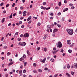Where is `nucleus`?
<instances>
[{"label":"nucleus","instance_id":"1","mask_svg":"<svg viewBox=\"0 0 77 77\" xmlns=\"http://www.w3.org/2000/svg\"><path fill=\"white\" fill-rule=\"evenodd\" d=\"M66 30L67 31L69 35H72L74 33V31L72 29H67Z\"/></svg>","mask_w":77,"mask_h":77},{"label":"nucleus","instance_id":"2","mask_svg":"<svg viewBox=\"0 0 77 77\" xmlns=\"http://www.w3.org/2000/svg\"><path fill=\"white\" fill-rule=\"evenodd\" d=\"M57 46L59 48H61L62 47V43L60 42H59L58 43L56 44Z\"/></svg>","mask_w":77,"mask_h":77},{"label":"nucleus","instance_id":"3","mask_svg":"<svg viewBox=\"0 0 77 77\" xmlns=\"http://www.w3.org/2000/svg\"><path fill=\"white\" fill-rule=\"evenodd\" d=\"M23 37L26 38V37H29V34L27 33H26V34H24L23 35Z\"/></svg>","mask_w":77,"mask_h":77},{"label":"nucleus","instance_id":"4","mask_svg":"<svg viewBox=\"0 0 77 77\" xmlns=\"http://www.w3.org/2000/svg\"><path fill=\"white\" fill-rule=\"evenodd\" d=\"M23 16H24V17H25L26 15V14H27V11H23Z\"/></svg>","mask_w":77,"mask_h":77},{"label":"nucleus","instance_id":"5","mask_svg":"<svg viewBox=\"0 0 77 77\" xmlns=\"http://www.w3.org/2000/svg\"><path fill=\"white\" fill-rule=\"evenodd\" d=\"M26 45V42H23L22 43L21 45L22 47H24V46H25V45Z\"/></svg>","mask_w":77,"mask_h":77},{"label":"nucleus","instance_id":"6","mask_svg":"<svg viewBox=\"0 0 77 77\" xmlns=\"http://www.w3.org/2000/svg\"><path fill=\"white\" fill-rule=\"evenodd\" d=\"M74 67L75 68H77V63H75L74 64Z\"/></svg>","mask_w":77,"mask_h":77},{"label":"nucleus","instance_id":"7","mask_svg":"<svg viewBox=\"0 0 77 77\" xmlns=\"http://www.w3.org/2000/svg\"><path fill=\"white\" fill-rule=\"evenodd\" d=\"M58 30L57 29H55L53 31V33H55L56 32H57Z\"/></svg>","mask_w":77,"mask_h":77},{"label":"nucleus","instance_id":"8","mask_svg":"<svg viewBox=\"0 0 77 77\" xmlns=\"http://www.w3.org/2000/svg\"><path fill=\"white\" fill-rule=\"evenodd\" d=\"M71 40H67V44H69V45H70V44H71Z\"/></svg>","mask_w":77,"mask_h":77},{"label":"nucleus","instance_id":"9","mask_svg":"<svg viewBox=\"0 0 77 77\" xmlns=\"http://www.w3.org/2000/svg\"><path fill=\"white\" fill-rule=\"evenodd\" d=\"M24 58L23 56V57H22L21 58H20V61H22V60H24Z\"/></svg>","mask_w":77,"mask_h":77},{"label":"nucleus","instance_id":"10","mask_svg":"<svg viewBox=\"0 0 77 77\" xmlns=\"http://www.w3.org/2000/svg\"><path fill=\"white\" fill-rule=\"evenodd\" d=\"M68 10V8H65L63 10V12H65V11H67Z\"/></svg>","mask_w":77,"mask_h":77},{"label":"nucleus","instance_id":"11","mask_svg":"<svg viewBox=\"0 0 77 77\" xmlns=\"http://www.w3.org/2000/svg\"><path fill=\"white\" fill-rule=\"evenodd\" d=\"M32 18V17L31 16H29L28 17V18L27 19V21H30Z\"/></svg>","mask_w":77,"mask_h":77},{"label":"nucleus","instance_id":"12","mask_svg":"<svg viewBox=\"0 0 77 77\" xmlns=\"http://www.w3.org/2000/svg\"><path fill=\"white\" fill-rule=\"evenodd\" d=\"M26 53H27V54L28 56H30V52L29 51L27 50Z\"/></svg>","mask_w":77,"mask_h":77},{"label":"nucleus","instance_id":"13","mask_svg":"<svg viewBox=\"0 0 77 77\" xmlns=\"http://www.w3.org/2000/svg\"><path fill=\"white\" fill-rule=\"evenodd\" d=\"M58 51H59V50H56L54 52H53V53L54 54H56V53Z\"/></svg>","mask_w":77,"mask_h":77},{"label":"nucleus","instance_id":"14","mask_svg":"<svg viewBox=\"0 0 77 77\" xmlns=\"http://www.w3.org/2000/svg\"><path fill=\"white\" fill-rule=\"evenodd\" d=\"M13 62L10 63L8 64V66H10V65H12V64H13Z\"/></svg>","mask_w":77,"mask_h":77},{"label":"nucleus","instance_id":"15","mask_svg":"<svg viewBox=\"0 0 77 77\" xmlns=\"http://www.w3.org/2000/svg\"><path fill=\"white\" fill-rule=\"evenodd\" d=\"M68 51L69 53H72V50H69Z\"/></svg>","mask_w":77,"mask_h":77},{"label":"nucleus","instance_id":"16","mask_svg":"<svg viewBox=\"0 0 77 77\" xmlns=\"http://www.w3.org/2000/svg\"><path fill=\"white\" fill-rule=\"evenodd\" d=\"M66 75H68V77H70V75L68 73H66Z\"/></svg>","mask_w":77,"mask_h":77},{"label":"nucleus","instance_id":"17","mask_svg":"<svg viewBox=\"0 0 77 77\" xmlns=\"http://www.w3.org/2000/svg\"><path fill=\"white\" fill-rule=\"evenodd\" d=\"M41 62H42L43 63H45V62L44 61V60L42 59H41L40 60Z\"/></svg>","mask_w":77,"mask_h":77},{"label":"nucleus","instance_id":"18","mask_svg":"<svg viewBox=\"0 0 77 77\" xmlns=\"http://www.w3.org/2000/svg\"><path fill=\"white\" fill-rule=\"evenodd\" d=\"M51 62H54V59L51 58Z\"/></svg>","mask_w":77,"mask_h":77},{"label":"nucleus","instance_id":"19","mask_svg":"<svg viewBox=\"0 0 77 77\" xmlns=\"http://www.w3.org/2000/svg\"><path fill=\"white\" fill-rule=\"evenodd\" d=\"M47 29H50V25H47Z\"/></svg>","mask_w":77,"mask_h":77},{"label":"nucleus","instance_id":"20","mask_svg":"<svg viewBox=\"0 0 77 77\" xmlns=\"http://www.w3.org/2000/svg\"><path fill=\"white\" fill-rule=\"evenodd\" d=\"M21 40V38H17V40L18 41H20Z\"/></svg>","mask_w":77,"mask_h":77},{"label":"nucleus","instance_id":"21","mask_svg":"<svg viewBox=\"0 0 77 77\" xmlns=\"http://www.w3.org/2000/svg\"><path fill=\"white\" fill-rule=\"evenodd\" d=\"M44 50L46 52V51H47V48H44Z\"/></svg>","mask_w":77,"mask_h":77},{"label":"nucleus","instance_id":"22","mask_svg":"<svg viewBox=\"0 0 77 77\" xmlns=\"http://www.w3.org/2000/svg\"><path fill=\"white\" fill-rule=\"evenodd\" d=\"M5 18H4L2 20V23H4V22H5Z\"/></svg>","mask_w":77,"mask_h":77},{"label":"nucleus","instance_id":"23","mask_svg":"<svg viewBox=\"0 0 77 77\" xmlns=\"http://www.w3.org/2000/svg\"><path fill=\"white\" fill-rule=\"evenodd\" d=\"M26 65H27V62H25L24 63V66H26Z\"/></svg>","mask_w":77,"mask_h":77},{"label":"nucleus","instance_id":"24","mask_svg":"<svg viewBox=\"0 0 77 77\" xmlns=\"http://www.w3.org/2000/svg\"><path fill=\"white\" fill-rule=\"evenodd\" d=\"M71 73L72 75H74V72H71Z\"/></svg>","mask_w":77,"mask_h":77},{"label":"nucleus","instance_id":"25","mask_svg":"<svg viewBox=\"0 0 77 77\" xmlns=\"http://www.w3.org/2000/svg\"><path fill=\"white\" fill-rule=\"evenodd\" d=\"M38 72H42V69H39L38 70Z\"/></svg>","mask_w":77,"mask_h":77},{"label":"nucleus","instance_id":"26","mask_svg":"<svg viewBox=\"0 0 77 77\" xmlns=\"http://www.w3.org/2000/svg\"><path fill=\"white\" fill-rule=\"evenodd\" d=\"M57 26H58V27H61V25H59V24H57Z\"/></svg>","mask_w":77,"mask_h":77},{"label":"nucleus","instance_id":"27","mask_svg":"<svg viewBox=\"0 0 77 77\" xmlns=\"http://www.w3.org/2000/svg\"><path fill=\"white\" fill-rule=\"evenodd\" d=\"M41 26V23H40L38 22V26Z\"/></svg>","mask_w":77,"mask_h":77},{"label":"nucleus","instance_id":"28","mask_svg":"<svg viewBox=\"0 0 77 77\" xmlns=\"http://www.w3.org/2000/svg\"><path fill=\"white\" fill-rule=\"evenodd\" d=\"M23 73H26V69H24L23 71Z\"/></svg>","mask_w":77,"mask_h":77},{"label":"nucleus","instance_id":"29","mask_svg":"<svg viewBox=\"0 0 77 77\" xmlns=\"http://www.w3.org/2000/svg\"><path fill=\"white\" fill-rule=\"evenodd\" d=\"M7 54L8 56H10V55H11V53L9 52H8L7 53Z\"/></svg>","mask_w":77,"mask_h":77},{"label":"nucleus","instance_id":"30","mask_svg":"<svg viewBox=\"0 0 77 77\" xmlns=\"http://www.w3.org/2000/svg\"><path fill=\"white\" fill-rule=\"evenodd\" d=\"M57 75H58V74H57L54 76V77H57Z\"/></svg>","mask_w":77,"mask_h":77},{"label":"nucleus","instance_id":"31","mask_svg":"<svg viewBox=\"0 0 77 77\" xmlns=\"http://www.w3.org/2000/svg\"><path fill=\"white\" fill-rule=\"evenodd\" d=\"M61 2H60L59 3H58V6H60L61 5Z\"/></svg>","mask_w":77,"mask_h":77},{"label":"nucleus","instance_id":"32","mask_svg":"<svg viewBox=\"0 0 77 77\" xmlns=\"http://www.w3.org/2000/svg\"><path fill=\"white\" fill-rule=\"evenodd\" d=\"M3 5H4V4L3 3V2L1 3L0 4L1 6H3Z\"/></svg>","mask_w":77,"mask_h":77},{"label":"nucleus","instance_id":"33","mask_svg":"<svg viewBox=\"0 0 77 77\" xmlns=\"http://www.w3.org/2000/svg\"><path fill=\"white\" fill-rule=\"evenodd\" d=\"M67 68L69 69V68H70V66H69V64H68L67 65Z\"/></svg>","mask_w":77,"mask_h":77},{"label":"nucleus","instance_id":"34","mask_svg":"<svg viewBox=\"0 0 77 77\" xmlns=\"http://www.w3.org/2000/svg\"><path fill=\"white\" fill-rule=\"evenodd\" d=\"M22 73V70H20L19 72V74H21Z\"/></svg>","mask_w":77,"mask_h":77},{"label":"nucleus","instance_id":"35","mask_svg":"<svg viewBox=\"0 0 77 77\" xmlns=\"http://www.w3.org/2000/svg\"><path fill=\"white\" fill-rule=\"evenodd\" d=\"M33 65L34 66H36V64L35 63H34L33 64Z\"/></svg>","mask_w":77,"mask_h":77},{"label":"nucleus","instance_id":"36","mask_svg":"<svg viewBox=\"0 0 77 77\" xmlns=\"http://www.w3.org/2000/svg\"><path fill=\"white\" fill-rule=\"evenodd\" d=\"M33 72H34V73H37V72L36 71V70H33Z\"/></svg>","mask_w":77,"mask_h":77},{"label":"nucleus","instance_id":"37","mask_svg":"<svg viewBox=\"0 0 77 77\" xmlns=\"http://www.w3.org/2000/svg\"><path fill=\"white\" fill-rule=\"evenodd\" d=\"M6 13V11L5 10L3 11V14H5Z\"/></svg>","mask_w":77,"mask_h":77},{"label":"nucleus","instance_id":"38","mask_svg":"<svg viewBox=\"0 0 77 77\" xmlns=\"http://www.w3.org/2000/svg\"><path fill=\"white\" fill-rule=\"evenodd\" d=\"M21 44H22V43H21V42H19L18 45H21Z\"/></svg>","mask_w":77,"mask_h":77},{"label":"nucleus","instance_id":"39","mask_svg":"<svg viewBox=\"0 0 77 77\" xmlns=\"http://www.w3.org/2000/svg\"><path fill=\"white\" fill-rule=\"evenodd\" d=\"M43 60L44 61V62H45V61L46 60V58L45 57L43 59Z\"/></svg>","mask_w":77,"mask_h":77},{"label":"nucleus","instance_id":"40","mask_svg":"<svg viewBox=\"0 0 77 77\" xmlns=\"http://www.w3.org/2000/svg\"><path fill=\"white\" fill-rule=\"evenodd\" d=\"M43 5H46V3L45 2H43Z\"/></svg>","mask_w":77,"mask_h":77},{"label":"nucleus","instance_id":"41","mask_svg":"<svg viewBox=\"0 0 77 77\" xmlns=\"http://www.w3.org/2000/svg\"><path fill=\"white\" fill-rule=\"evenodd\" d=\"M41 49V48L39 47H38L37 49V50H39Z\"/></svg>","mask_w":77,"mask_h":77},{"label":"nucleus","instance_id":"42","mask_svg":"<svg viewBox=\"0 0 77 77\" xmlns=\"http://www.w3.org/2000/svg\"><path fill=\"white\" fill-rule=\"evenodd\" d=\"M10 18H12V15L11 14L10 16H9Z\"/></svg>","mask_w":77,"mask_h":77},{"label":"nucleus","instance_id":"43","mask_svg":"<svg viewBox=\"0 0 77 77\" xmlns=\"http://www.w3.org/2000/svg\"><path fill=\"white\" fill-rule=\"evenodd\" d=\"M50 7L47 8H46V10H48V9H50Z\"/></svg>","mask_w":77,"mask_h":77},{"label":"nucleus","instance_id":"44","mask_svg":"<svg viewBox=\"0 0 77 77\" xmlns=\"http://www.w3.org/2000/svg\"><path fill=\"white\" fill-rule=\"evenodd\" d=\"M9 4H7L6 5V8H8V7H9Z\"/></svg>","mask_w":77,"mask_h":77},{"label":"nucleus","instance_id":"45","mask_svg":"<svg viewBox=\"0 0 77 77\" xmlns=\"http://www.w3.org/2000/svg\"><path fill=\"white\" fill-rule=\"evenodd\" d=\"M61 14V13H60V12H59L57 14V15H60Z\"/></svg>","mask_w":77,"mask_h":77},{"label":"nucleus","instance_id":"46","mask_svg":"<svg viewBox=\"0 0 77 77\" xmlns=\"http://www.w3.org/2000/svg\"><path fill=\"white\" fill-rule=\"evenodd\" d=\"M24 58L26 57V55L25 54H23V56Z\"/></svg>","mask_w":77,"mask_h":77},{"label":"nucleus","instance_id":"47","mask_svg":"<svg viewBox=\"0 0 77 77\" xmlns=\"http://www.w3.org/2000/svg\"><path fill=\"white\" fill-rule=\"evenodd\" d=\"M15 5V3H13V5H12V6L13 7H14V5Z\"/></svg>","mask_w":77,"mask_h":77},{"label":"nucleus","instance_id":"48","mask_svg":"<svg viewBox=\"0 0 77 77\" xmlns=\"http://www.w3.org/2000/svg\"><path fill=\"white\" fill-rule=\"evenodd\" d=\"M23 8H24V7H23L21 6L20 7V9L21 10H22V9H23Z\"/></svg>","mask_w":77,"mask_h":77},{"label":"nucleus","instance_id":"49","mask_svg":"<svg viewBox=\"0 0 77 77\" xmlns=\"http://www.w3.org/2000/svg\"><path fill=\"white\" fill-rule=\"evenodd\" d=\"M73 4H69V6H73Z\"/></svg>","mask_w":77,"mask_h":77},{"label":"nucleus","instance_id":"50","mask_svg":"<svg viewBox=\"0 0 77 77\" xmlns=\"http://www.w3.org/2000/svg\"><path fill=\"white\" fill-rule=\"evenodd\" d=\"M55 34H52V36H54V37L55 36Z\"/></svg>","mask_w":77,"mask_h":77},{"label":"nucleus","instance_id":"51","mask_svg":"<svg viewBox=\"0 0 77 77\" xmlns=\"http://www.w3.org/2000/svg\"><path fill=\"white\" fill-rule=\"evenodd\" d=\"M7 48V46H4V49H6V48Z\"/></svg>","mask_w":77,"mask_h":77},{"label":"nucleus","instance_id":"52","mask_svg":"<svg viewBox=\"0 0 77 77\" xmlns=\"http://www.w3.org/2000/svg\"><path fill=\"white\" fill-rule=\"evenodd\" d=\"M41 9H44V7H43V6H41Z\"/></svg>","mask_w":77,"mask_h":77},{"label":"nucleus","instance_id":"53","mask_svg":"<svg viewBox=\"0 0 77 77\" xmlns=\"http://www.w3.org/2000/svg\"><path fill=\"white\" fill-rule=\"evenodd\" d=\"M45 71H47V70H48V68H45Z\"/></svg>","mask_w":77,"mask_h":77},{"label":"nucleus","instance_id":"54","mask_svg":"<svg viewBox=\"0 0 77 77\" xmlns=\"http://www.w3.org/2000/svg\"><path fill=\"white\" fill-rule=\"evenodd\" d=\"M53 17H50V18L51 19V20H53Z\"/></svg>","mask_w":77,"mask_h":77},{"label":"nucleus","instance_id":"55","mask_svg":"<svg viewBox=\"0 0 77 77\" xmlns=\"http://www.w3.org/2000/svg\"><path fill=\"white\" fill-rule=\"evenodd\" d=\"M53 15H54V14L53 13H51V16H53Z\"/></svg>","mask_w":77,"mask_h":77},{"label":"nucleus","instance_id":"56","mask_svg":"<svg viewBox=\"0 0 77 77\" xmlns=\"http://www.w3.org/2000/svg\"><path fill=\"white\" fill-rule=\"evenodd\" d=\"M71 8L72 9H74V8H75V7H72Z\"/></svg>","mask_w":77,"mask_h":77},{"label":"nucleus","instance_id":"57","mask_svg":"<svg viewBox=\"0 0 77 77\" xmlns=\"http://www.w3.org/2000/svg\"><path fill=\"white\" fill-rule=\"evenodd\" d=\"M32 23V20H30L28 22V23L30 24Z\"/></svg>","mask_w":77,"mask_h":77},{"label":"nucleus","instance_id":"58","mask_svg":"<svg viewBox=\"0 0 77 77\" xmlns=\"http://www.w3.org/2000/svg\"><path fill=\"white\" fill-rule=\"evenodd\" d=\"M16 15V13H14V14H13V17H15V16Z\"/></svg>","mask_w":77,"mask_h":77},{"label":"nucleus","instance_id":"59","mask_svg":"<svg viewBox=\"0 0 77 77\" xmlns=\"http://www.w3.org/2000/svg\"><path fill=\"white\" fill-rule=\"evenodd\" d=\"M23 34L20 35V37L21 38H22V37H23Z\"/></svg>","mask_w":77,"mask_h":77},{"label":"nucleus","instance_id":"60","mask_svg":"<svg viewBox=\"0 0 77 77\" xmlns=\"http://www.w3.org/2000/svg\"><path fill=\"white\" fill-rule=\"evenodd\" d=\"M60 52H61V53H63V49H61L60 51Z\"/></svg>","mask_w":77,"mask_h":77},{"label":"nucleus","instance_id":"61","mask_svg":"<svg viewBox=\"0 0 77 77\" xmlns=\"http://www.w3.org/2000/svg\"><path fill=\"white\" fill-rule=\"evenodd\" d=\"M21 28H24V25H22L21 26Z\"/></svg>","mask_w":77,"mask_h":77},{"label":"nucleus","instance_id":"62","mask_svg":"<svg viewBox=\"0 0 77 77\" xmlns=\"http://www.w3.org/2000/svg\"><path fill=\"white\" fill-rule=\"evenodd\" d=\"M56 49V48H53V50H54V51H55V50Z\"/></svg>","mask_w":77,"mask_h":77},{"label":"nucleus","instance_id":"63","mask_svg":"<svg viewBox=\"0 0 77 77\" xmlns=\"http://www.w3.org/2000/svg\"><path fill=\"white\" fill-rule=\"evenodd\" d=\"M64 3H67V2H66V0H65L64 1Z\"/></svg>","mask_w":77,"mask_h":77},{"label":"nucleus","instance_id":"64","mask_svg":"<svg viewBox=\"0 0 77 77\" xmlns=\"http://www.w3.org/2000/svg\"><path fill=\"white\" fill-rule=\"evenodd\" d=\"M15 35H18V32H16L15 33Z\"/></svg>","mask_w":77,"mask_h":77}]
</instances>
